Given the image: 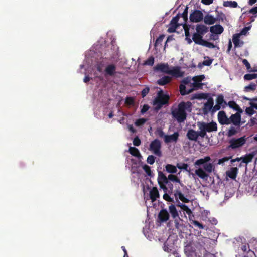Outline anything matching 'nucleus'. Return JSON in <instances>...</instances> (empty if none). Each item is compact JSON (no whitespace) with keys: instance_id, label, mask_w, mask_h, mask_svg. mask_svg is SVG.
Masks as SVG:
<instances>
[{"instance_id":"39","label":"nucleus","mask_w":257,"mask_h":257,"mask_svg":"<svg viewBox=\"0 0 257 257\" xmlns=\"http://www.w3.org/2000/svg\"><path fill=\"white\" fill-rule=\"evenodd\" d=\"M257 84L251 83L249 85L244 87V91L246 92H249L250 91H254L256 89Z\"/></svg>"},{"instance_id":"1","label":"nucleus","mask_w":257,"mask_h":257,"mask_svg":"<svg viewBox=\"0 0 257 257\" xmlns=\"http://www.w3.org/2000/svg\"><path fill=\"white\" fill-rule=\"evenodd\" d=\"M168 179L170 182L178 183L175 184V189L174 190V196L176 201L178 202L179 200H180L183 203H189L190 200L188 198V197L189 190L187 186L184 185L179 178L175 175H169Z\"/></svg>"},{"instance_id":"58","label":"nucleus","mask_w":257,"mask_h":257,"mask_svg":"<svg viewBox=\"0 0 257 257\" xmlns=\"http://www.w3.org/2000/svg\"><path fill=\"white\" fill-rule=\"evenodd\" d=\"M250 29V26H248V27H245L244 28H243L242 29V30L241 31L240 33V35H245L246 34V33H247V32L248 31V30Z\"/></svg>"},{"instance_id":"16","label":"nucleus","mask_w":257,"mask_h":257,"mask_svg":"<svg viewBox=\"0 0 257 257\" xmlns=\"http://www.w3.org/2000/svg\"><path fill=\"white\" fill-rule=\"evenodd\" d=\"M116 67L114 64L108 65L105 69V76H113L116 74Z\"/></svg>"},{"instance_id":"36","label":"nucleus","mask_w":257,"mask_h":257,"mask_svg":"<svg viewBox=\"0 0 257 257\" xmlns=\"http://www.w3.org/2000/svg\"><path fill=\"white\" fill-rule=\"evenodd\" d=\"M177 167L171 164H167L165 166L166 170L168 173L174 174L176 173L177 170Z\"/></svg>"},{"instance_id":"48","label":"nucleus","mask_w":257,"mask_h":257,"mask_svg":"<svg viewBox=\"0 0 257 257\" xmlns=\"http://www.w3.org/2000/svg\"><path fill=\"white\" fill-rule=\"evenodd\" d=\"M156 134L160 138H165L166 135L161 128H158L156 131Z\"/></svg>"},{"instance_id":"29","label":"nucleus","mask_w":257,"mask_h":257,"mask_svg":"<svg viewBox=\"0 0 257 257\" xmlns=\"http://www.w3.org/2000/svg\"><path fill=\"white\" fill-rule=\"evenodd\" d=\"M171 79V77L168 76H165L157 80V84L159 85L163 86L169 83Z\"/></svg>"},{"instance_id":"12","label":"nucleus","mask_w":257,"mask_h":257,"mask_svg":"<svg viewBox=\"0 0 257 257\" xmlns=\"http://www.w3.org/2000/svg\"><path fill=\"white\" fill-rule=\"evenodd\" d=\"M218 120L221 125H228L230 124L229 118L227 117L224 111H219L218 113Z\"/></svg>"},{"instance_id":"15","label":"nucleus","mask_w":257,"mask_h":257,"mask_svg":"<svg viewBox=\"0 0 257 257\" xmlns=\"http://www.w3.org/2000/svg\"><path fill=\"white\" fill-rule=\"evenodd\" d=\"M169 214L167 210L165 209H162L159 213L158 219L160 222H164L169 220Z\"/></svg>"},{"instance_id":"8","label":"nucleus","mask_w":257,"mask_h":257,"mask_svg":"<svg viewBox=\"0 0 257 257\" xmlns=\"http://www.w3.org/2000/svg\"><path fill=\"white\" fill-rule=\"evenodd\" d=\"M246 141V138L245 136L237 139L232 138L229 141L228 148L235 149L242 146Z\"/></svg>"},{"instance_id":"31","label":"nucleus","mask_w":257,"mask_h":257,"mask_svg":"<svg viewBox=\"0 0 257 257\" xmlns=\"http://www.w3.org/2000/svg\"><path fill=\"white\" fill-rule=\"evenodd\" d=\"M239 37H240V34H235L233 36L232 41L234 43L235 47H240L243 44V42H241V44H240V42Z\"/></svg>"},{"instance_id":"43","label":"nucleus","mask_w":257,"mask_h":257,"mask_svg":"<svg viewBox=\"0 0 257 257\" xmlns=\"http://www.w3.org/2000/svg\"><path fill=\"white\" fill-rule=\"evenodd\" d=\"M147 121L145 118H139L136 120L135 124L137 126H140L143 125Z\"/></svg>"},{"instance_id":"5","label":"nucleus","mask_w":257,"mask_h":257,"mask_svg":"<svg viewBox=\"0 0 257 257\" xmlns=\"http://www.w3.org/2000/svg\"><path fill=\"white\" fill-rule=\"evenodd\" d=\"M170 97L167 94H164L162 91H159L157 96L153 101V105L156 110H160L164 105H167L169 103Z\"/></svg>"},{"instance_id":"56","label":"nucleus","mask_w":257,"mask_h":257,"mask_svg":"<svg viewBox=\"0 0 257 257\" xmlns=\"http://www.w3.org/2000/svg\"><path fill=\"white\" fill-rule=\"evenodd\" d=\"M134 145L135 146H139L141 144V140L138 136H136L133 141Z\"/></svg>"},{"instance_id":"55","label":"nucleus","mask_w":257,"mask_h":257,"mask_svg":"<svg viewBox=\"0 0 257 257\" xmlns=\"http://www.w3.org/2000/svg\"><path fill=\"white\" fill-rule=\"evenodd\" d=\"M190 83H191V79L188 77H186V78H184L181 81V83L180 84H183L185 86L186 85H190Z\"/></svg>"},{"instance_id":"17","label":"nucleus","mask_w":257,"mask_h":257,"mask_svg":"<svg viewBox=\"0 0 257 257\" xmlns=\"http://www.w3.org/2000/svg\"><path fill=\"white\" fill-rule=\"evenodd\" d=\"M240 112L232 114L229 118L230 124L232 123L234 125L239 126L241 121V115Z\"/></svg>"},{"instance_id":"47","label":"nucleus","mask_w":257,"mask_h":257,"mask_svg":"<svg viewBox=\"0 0 257 257\" xmlns=\"http://www.w3.org/2000/svg\"><path fill=\"white\" fill-rule=\"evenodd\" d=\"M163 198L164 200L166 201L169 202H174V200L173 198H171L170 196L169 195V193H167V192H165L163 196Z\"/></svg>"},{"instance_id":"25","label":"nucleus","mask_w":257,"mask_h":257,"mask_svg":"<svg viewBox=\"0 0 257 257\" xmlns=\"http://www.w3.org/2000/svg\"><path fill=\"white\" fill-rule=\"evenodd\" d=\"M254 155L255 153L254 152L245 155L244 156L242 157V162L247 164L252 161Z\"/></svg>"},{"instance_id":"63","label":"nucleus","mask_w":257,"mask_h":257,"mask_svg":"<svg viewBox=\"0 0 257 257\" xmlns=\"http://www.w3.org/2000/svg\"><path fill=\"white\" fill-rule=\"evenodd\" d=\"M149 108V106L147 104L144 105L143 108L141 109V112L142 114L145 113L147 112Z\"/></svg>"},{"instance_id":"53","label":"nucleus","mask_w":257,"mask_h":257,"mask_svg":"<svg viewBox=\"0 0 257 257\" xmlns=\"http://www.w3.org/2000/svg\"><path fill=\"white\" fill-rule=\"evenodd\" d=\"M254 107H247L245 109L246 113L250 116L252 115L254 113V110H253Z\"/></svg>"},{"instance_id":"7","label":"nucleus","mask_w":257,"mask_h":257,"mask_svg":"<svg viewBox=\"0 0 257 257\" xmlns=\"http://www.w3.org/2000/svg\"><path fill=\"white\" fill-rule=\"evenodd\" d=\"M203 84L202 83H198L197 81L190 83V88L187 89L186 86L183 84H180L179 91L182 95H185L191 93L194 90L201 88Z\"/></svg>"},{"instance_id":"20","label":"nucleus","mask_w":257,"mask_h":257,"mask_svg":"<svg viewBox=\"0 0 257 257\" xmlns=\"http://www.w3.org/2000/svg\"><path fill=\"white\" fill-rule=\"evenodd\" d=\"M168 74L177 78L181 77L183 75V72L181 71L179 67H175L172 70L169 69Z\"/></svg>"},{"instance_id":"2","label":"nucleus","mask_w":257,"mask_h":257,"mask_svg":"<svg viewBox=\"0 0 257 257\" xmlns=\"http://www.w3.org/2000/svg\"><path fill=\"white\" fill-rule=\"evenodd\" d=\"M188 20V13L187 9L182 13H178L175 17L171 20L168 29L169 33H174L176 32V28L179 26H183L185 31V35L186 39H188L190 36L189 32V28L186 24Z\"/></svg>"},{"instance_id":"57","label":"nucleus","mask_w":257,"mask_h":257,"mask_svg":"<svg viewBox=\"0 0 257 257\" xmlns=\"http://www.w3.org/2000/svg\"><path fill=\"white\" fill-rule=\"evenodd\" d=\"M149 88L148 87L144 88L141 92V95L142 97H145L149 92Z\"/></svg>"},{"instance_id":"60","label":"nucleus","mask_w":257,"mask_h":257,"mask_svg":"<svg viewBox=\"0 0 257 257\" xmlns=\"http://www.w3.org/2000/svg\"><path fill=\"white\" fill-rule=\"evenodd\" d=\"M242 63L245 66L247 70L249 71V69H251V66L248 61L246 59H243L242 60Z\"/></svg>"},{"instance_id":"30","label":"nucleus","mask_w":257,"mask_h":257,"mask_svg":"<svg viewBox=\"0 0 257 257\" xmlns=\"http://www.w3.org/2000/svg\"><path fill=\"white\" fill-rule=\"evenodd\" d=\"M195 174L202 179H207L208 177V175L202 168L196 169Z\"/></svg>"},{"instance_id":"50","label":"nucleus","mask_w":257,"mask_h":257,"mask_svg":"<svg viewBox=\"0 0 257 257\" xmlns=\"http://www.w3.org/2000/svg\"><path fill=\"white\" fill-rule=\"evenodd\" d=\"M164 37L165 35L164 34L160 35L156 40L155 46H157L158 44H161L163 41Z\"/></svg>"},{"instance_id":"42","label":"nucleus","mask_w":257,"mask_h":257,"mask_svg":"<svg viewBox=\"0 0 257 257\" xmlns=\"http://www.w3.org/2000/svg\"><path fill=\"white\" fill-rule=\"evenodd\" d=\"M257 78V74H247L244 76V79L246 80H251Z\"/></svg>"},{"instance_id":"14","label":"nucleus","mask_w":257,"mask_h":257,"mask_svg":"<svg viewBox=\"0 0 257 257\" xmlns=\"http://www.w3.org/2000/svg\"><path fill=\"white\" fill-rule=\"evenodd\" d=\"M200 130L197 132L192 128L189 129L187 133V137L190 140L196 141L198 137H200Z\"/></svg>"},{"instance_id":"19","label":"nucleus","mask_w":257,"mask_h":257,"mask_svg":"<svg viewBox=\"0 0 257 257\" xmlns=\"http://www.w3.org/2000/svg\"><path fill=\"white\" fill-rule=\"evenodd\" d=\"M149 196L152 202L155 201L158 198H159V193L156 187H153L151 189L149 192Z\"/></svg>"},{"instance_id":"61","label":"nucleus","mask_w":257,"mask_h":257,"mask_svg":"<svg viewBox=\"0 0 257 257\" xmlns=\"http://www.w3.org/2000/svg\"><path fill=\"white\" fill-rule=\"evenodd\" d=\"M231 157H223L221 159H220L218 160V164H221L224 163L225 162L228 161L229 160V159L231 158Z\"/></svg>"},{"instance_id":"3","label":"nucleus","mask_w":257,"mask_h":257,"mask_svg":"<svg viewBox=\"0 0 257 257\" xmlns=\"http://www.w3.org/2000/svg\"><path fill=\"white\" fill-rule=\"evenodd\" d=\"M191 106L190 102H182L179 104L178 108L172 112V114L178 122H182L186 119L187 114L185 110L190 108Z\"/></svg>"},{"instance_id":"21","label":"nucleus","mask_w":257,"mask_h":257,"mask_svg":"<svg viewBox=\"0 0 257 257\" xmlns=\"http://www.w3.org/2000/svg\"><path fill=\"white\" fill-rule=\"evenodd\" d=\"M238 169L237 167H232L226 171V175L232 179H235L237 177Z\"/></svg>"},{"instance_id":"22","label":"nucleus","mask_w":257,"mask_h":257,"mask_svg":"<svg viewBox=\"0 0 257 257\" xmlns=\"http://www.w3.org/2000/svg\"><path fill=\"white\" fill-rule=\"evenodd\" d=\"M224 29L220 25H215L210 27V31L215 34H220L223 32Z\"/></svg>"},{"instance_id":"35","label":"nucleus","mask_w":257,"mask_h":257,"mask_svg":"<svg viewBox=\"0 0 257 257\" xmlns=\"http://www.w3.org/2000/svg\"><path fill=\"white\" fill-rule=\"evenodd\" d=\"M167 189L164 191V192H168L170 194H174V190H173V184L169 180L167 183H165Z\"/></svg>"},{"instance_id":"54","label":"nucleus","mask_w":257,"mask_h":257,"mask_svg":"<svg viewBox=\"0 0 257 257\" xmlns=\"http://www.w3.org/2000/svg\"><path fill=\"white\" fill-rule=\"evenodd\" d=\"M241 250L244 252H247V253H249V252H252V253H253V251H251V250L249 249V245H243L241 246Z\"/></svg>"},{"instance_id":"32","label":"nucleus","mask_w":257,"mask_h":257,"mask_svg":"<svg viewBox=\"0 0 257 257\" xmlns=\"http://www.w3.org/2000/svg\"><path fill=\"white\" fill-rule=\"evenodd\" d=\"M179 200L178 201H179ZM176 202L177 201H176ZM178 204L177 205L178 207H180L183 211H184L186 214H187L188 215H191L192 212L191 209L185 204L181 203L179 201H178Z\"/></svg>"},{"instance_id":"51","label":"nucleus","mask_w":257,"mask_h":257,"mask_svg":"<svg viewBox=\"0 0 257 257\" xmlns=\"http://www.w3.org/2000/svg\"><path fill=\"white\" fill-rule=\"evenodd\" d=\"M155 161V157L153 155H149L147 159V162L148 164L152 165L154 163Z\"/></svg>"},{"instance_id":"18","label":"nucleus","mask_w":257,"mask_h":257,"mask_svg":"<svg viewBox=\"0 0 257 257\" xmlns=\"http://www.w3.org/2000/svg\"><path fill=\"white\" fill-rule=\"evenodd\" d=\"M179 136V134L178 132L174 133L172 135H166L164 139V142L165 143H169L171 142H176L178 139Z\"/></svg>"},{"instance_id":"9","label":"nucleus","mask_w":257,"mask_h":257,"mask_svg":"<svg viewBox=\"0 0 257 257\" xmlns=\"http://www.w3.org/2000/svg\"><path fill=\"white\" fill-rule=\"evenodd\" d=\"M161 148V142L157 139L152 141L150 144L149 150L152 151L155 155L159 157H160L162 155Z\"/></svg>"},{"instance_id":"59","label":"nucleus","mask_w":257,"mask_h":257,"mask_svg":"<svg viewBox=\"0 0 257 257\" xmlns=\"http://www.w3.org/2000/svg\"><path fill=\"white\" fill-rule=\"evenodd\" d=\"M192 223L195 226H197L199 228V229H202L204 228V226L203 225L200 223L199 222H198V221H196V220H194V221H193V222Z\"/></svg>"},{"instance_id":"52","label":"nucleus","mask_w":257,"mask_h":257,"mask_svg":"<svg viewBox=\"0 0 257 257\" xmlns=\"http://www.w3.org/2000/svg\"><path fill=\"white\" fill-rule=\"evenodd\" d=\"M237 133V131L235 130L234 127H231L227 133L228 137H231Z\"/></svg>"},{"instance_id":"64","label":"nucleus","mask_w":257,"mask_h":257,"mask_svg":"<svg viewBox=\"0 0 257 257\" xmlns=\"http://www.w3.org/2000/svg\"><path fill=\"white\" fill-rule=\"evenodd\" d=\"M125 103L129 105H132L134 103V100L133 98L130 97H126L125 99Z\"/></svg>"},{"instance_id":"49","label":"nucleus","mask_w":257,"mask_h":257,"mask_svg":"<svg viewBox=\"0 0 257 257\" xmlns=\"http://www.w3.org/2000/svg\"><path fill=\"white\" fill-rule=\"evenodd\" d=\"M205 78L204 75H201L193 77L192 80L194 81H197L198 83L201 82Z\"/></svg>"},{"instance_id":"6","label":"nucleus","mask_w":257,"mask_h":257,"mask_svg":"<svg viewBox=\"0 0 257 257\" xmlns=\"http://www.w3.org/2000/svg\"><path fill=\"white\" fill-rule=\"evenodd\" d=\"M211 160L209 156H206L203 158L199 159L196 161L195 165L200 166L203 165V169L208 173H211L214 169V166L212 163L207 162Z\"/></svg>"},{"instance_id":"26","label":"nucleus","mask_w":257,"mask_h":257,"mask_svg":"<svg viewBox=\"0 0 257 257\" xmlns=\"http://www.w3.org/2000/svg\"><path fill=\"white\" fill-rule=\"evenodd\" d=\"M192 39L196 44H199L201 45H202L203 41H204V40L202 39V35L197 33H195L193 34Z\"/></svg>"},{"instance_id":"41","label":"nucleus","mask_w":257,"mask_h":257,"mask_svg":"<svg viewBox=\"0 0 257 257\" xmlns=\"http://www.w3.org/2000/svg\"><path fill=\"white\" fill-rule=\"evenodd\" d=\"M154 63V58L153 56L150 57L144 62V65L152 66Z\"/></svg>"},{"instance_id":"33","label":"nucleus","mask_w":257,"mask_h":257,"mask_svg":"<svg viewBox=\"0 0 257 257\" xmlns=\"http://www.w3.org/2000/svg\"><path fill=\"white\" fill-rule=\"evenodd\" d=\"M227 104V105L231 108L237 111L238 112L241 113L242 112V109L240 108V107L236 104V103L234 101H230Z\"/></svg>"},{"instance_id":"23","label":"nucleus","mask_w":257,"mask_h":257,"mask_svg":"<svg viewBox=\"0 0 257 257\" xmlns=\"http://www.w3.org/2000/svg\"><path fill=\"white\" fill-rule=\"evenodd\" d=\"M214 104L213 100L212 98H210L208 99L207 102L204 104V111L205 113L210 111L213 107Z\"/></svg>"},{"instance_id":"13","label":"nucleus","mask_w":257,"mask_h":257,"mask_svg":"<svg viewBox=\"0 0 257 257\" xmlns=\"http://www.w3.org/2000/svg\"><path fill=\"white\" fill-rule=\"evenodd\" d=\"M169 69V65L167 63H159L154 67V71H160L166 74H168Z\"/></svg>"},{"instance_id":"37","label":"nucleus","mask_w":257,"mask_h":257,"mask_svg":"<svg viewBox=\"0 0 257 257\" xmlns=\"http://www.w3.org/2000/svg\"><path fill=\"white\" fill-rule=\"evenodd\" d=\"M129 152L132 156L135 157H141L139 150L136 147H130L129 148Z\"/></svg>"},{"instance_id":"34","label":"nucleus","mask_w":257,"mask_h":257,"mask_svg":"<svg viewBox=\"0 0 257 257\" xmlns=\"http://www.w3.org/2000/svg\"><path fill=\"white\" fill-rule=\"evenodd\" d=\"M216 103L221 105L223 108L227 105V104L224 100V97L222 94H220L217 96L216 99Z\"/></svg>"},{"instance_id":"24","label":"nucleus","mask_w":257,"mask_h":257,"mask_svg":"<svg viewBox=\"0 0 257 257\" xmlns=\"http://www.w3.org/2000/svg\"><path fill=\"white\" fill-rule=\"evenodd\" d=\"M169 210L171 215V216L174 219H175L177 218H179L178 212L174 205L171 204L170 206H169Z\"/></svg>"},{"instance_id":"10","label":"nucleus","mask_w":257,"mask_h":257,"mask_svg":"<svg viewBox=\"0 0 257 257\" xmlns=\"http://www.w3.org/2000/svg\"><path fill=\"white\" fill-rule=\"evenodd\" d=\"M203 15L200 10H195L190 15V20L192 22H198L202 20Z\"/></svg>"},{"instance_id":"44","label":"nucleus","mask_w":257,"mask_h":257,"mask_svg":"<svg viewBox=\"0 0 257 257\" xmlns=\"http://www.w3.org/2000/svg\"><path fill=\"white\" fill-rule=\"evenodd\" d=\"M176 167L181 170H185L186 171H189L188 170V165L186 163H177Z\"/></svg>"},{"instance_id":"38","label":"nucleus","mask_w":257,"mask_h":257,"mask_svg":"<svg viewBox=\"0 0 257 257\" xmlns=\"http://www.w3.org/2000/svg\"><path fill=\"white\" fill-rule=\"evenodd\" d=\"M223 6L224 7L236 8L237 6V3L236 1H223Z\"/></svg>"},{"instance_id":"4","label":"nucleus","mask_w":257,"mask_h":257,"mask_svg":"<svg viewBox=\"0 0 257 257\" xmlns=\"http://www.w3.org/2000/svg\"><path fill=\"white\" fill-rule=\"evenodd\" d=\"M197 126L200 130V135L202 138H204L206 136V132H215L217 130V125L214 121L209 123L198 122Z\"/></svg>"},{"instance_id":"62","label":"nucleus","mask_w":257,"mask_h":257,"mask_svg":"<svg viewBox=\"0 0 257 257\" xmlns=\"http://www.w3.org/2000/svg\"><path fill=\"white\" fill-rule=\"evenodd\" d=\"M213 60L209 59L203 61L202 64L204 66H210L212 63Z\"/></svg>"},{"instance_id":"27","label":"nucleus","mask_w":257,"mask_h":257,"mask_svg":"<svg viewBox=\"0 0 257 257\" xmlns=\"http://www.w3.org/2000/svg\"><path fill=\"white\" fill-rule=\"evenodd\" d=\"M216 21V19L211 15H206L204 18V23L208 25L213 24Z\"/></svg>"},{"instance_id":"40","label":"nucleus","mask_w":257,"mask_h":257,"mask_svg":"<svg viewBox=\"0 0 257 257\" xmlns=\"http://www.w3.org/2000/svg\"><path fill=\"white\" fill-rule=\"evenodd\" d=\"M143 169L144 170V171L146 172L147 176H150V177L152 176V171L151 170V168L150 166H149L147 165H144L143 166Z\"/></svg>"},{"instance_id":"46","label":"nucleus","mask_w":257,"mask_h":257,"mask_svg":"<svg viewBox=\"0 0 257 257\" xmlns=\"http://www.w3.org/2000/svg\"><path fill=\"white\" fill-rule=\"evenodd\" d=\"M179 220H178L176 219H175V226L176 229L181 230V228L183 227V224L180 223V222H182V220L180 218H179Z\"/></svg>"},{"instance_id":"11","label":"nucleus","mask_w":257,"mask_h":257,"mask_svg":"<svg viewBox=\"0 0 257 257\" xmlns=\"http://www.w3.org/2000/svg\"><path fill=\"white\" fill-rule=\"evenodd\" d=\"M168 181V177H167L162 172H159L158 182L160 187L163 190V191H165L167 189L165 183H167Z\"/></svg>"},{"instance_id":"28","label":"nucleus","mask_w":257,"mask_h":257,"mask_svg":"<svg viewBox=\"0 0 257 257\" xmlns=\"http://www.w3.org/2000/svg\"><path fill=\"white\" fill-rule=\"evenodd\" d=\"M196 30L197 31L196 33L202 35H204L207 32L208 28L204 25L198 24L196 26Z\"/></svg>"},{"instance_id":"45","label":"nucleus","mask_w":257,"mask_h":257,"mask_svg":"<svg viewBox=\"0 0 257 257\" xmlns=\"http://www.w3.org/2000/svg\"><path fill=\"white\" fill-rule=\"evenodd\" d=\"M202 45L208 47L209 48H214L215 47V45L214 44L208 42L206 40H204V41H203Z\"/></svg>"}]
</instances>
